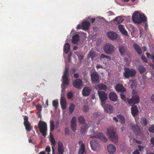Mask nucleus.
Listing matches in <instances>:
<instances>
[{
  "label": "nucleus",
  "instance_id": "49530a36",
  "mask_svg": "<svg viewBox=\"0 0 154 154\" xmlns=\"http://www.w3.org/2000/svg\"><path fill=\"white\" fill-rule=\"evenodd\" d=\"M69 69L66 66L65 68L63 76H67V75L69 73Z\"/></svg>",
  "mask_w": 154,
  "mask_h": 154
},
{
  "label": "nucleus",
  "instance_id": "13d9d810",
  "mask_svg": "<svg viewBox=\"0 0 154 154\" xmlns=\"http://www.w3.org/2000/svg\"><path fill=\"white\" fill-rule=\"evenodd\" d=\"M65 134L66 135H68L69 134V130L67 128H65Z\"/></svg>",
  "mask_w": 154,
  "mask_h": 154
},
{
  "label": "nucleus",
  "instance_id": "e2e57ef3",
  "mask_svg": "<svg viewBox=\"0 0 154 154\" xmlns=\"http://www.w3.org/2000/svg\"><path fill=\"white\" fill-rule=\"evenodd\" d=\"M74 78L78 79V78L79 77V74L78 73H75L74 74Z\"/></svg>",
  "mask_w": 154,
  "mask_h": 154
},
{
  "label": "nucleus",
  "instance_id": "423d86ee",
  "mask_svg": "<svg viewBox=\"0 0 154 154\" xmlns=\"http://www.w3.org/2000/svg\"><path fill=\"white\" fill-rule=\"evenodd\" d=\"M140 97L138 95L133 94L131 98H127V102L130 105L135 104L139 103L140 102Z\"/></svg>",
  "mask_w": 154,
  "mask_h": 154
},
{
  "label": "nucleus",
  "instance_id": "c85d7f7f",
  "mask_svg": "<svg viewBox=\"0 0 154 154\" xmlns=\"http://www.w3.org/2000/svg\"><path fill=\"white\" fill-rule=\"evenodd\" d=\"M95 88L96 89H99V90H105L107 88V87L106 85L102 84H100L97 85L95 87Z\"/></svg>",
  "mask_w": 154,
  "mask_h": 154
},
{
  "label": "nucleus",
  "instance_id": "6e6d98bb",
  "mask_svg": "<svg viewBox=\"0 0 154 154\" xmlns=\"http://www.w3.org/2000/svg\"><path fill=\"white\" fill-rule=\"evenodd\" d=\"M45 151L49 153L51 152V149L50 147L49 146H47L45 149Z\"/></svg>",
  "mask_w": 154,
  "mask_h": 154
},
{
  "label": "nucleus",
  "instance_id": "a18cd8bd",
  "mask_svg": "<svg viewBox=\"0 0 154 154\" xmlns=\"http://www.w3.org/2000/svg\"><path fill=\"white\" fill-rule=\"evenodd\" d=\"M120 32L123 35L127 36H129V35L128 34V32L125 29L121 31Z\"/></svg>",
  "mask_w": 154,
  "mask_h": 154
},
{
  "label": "nucleus",
  "instance_id": "6ab92c4d",
  "mask_svg": "<svg viewBox=\"0 0 154 154\" xmlns=\"http://www.w3.org/2000/svg\"><path fill=\"white\" fill-rule=\"evenodd\" d=\"M91 90V89L88 87H84L82 91V94L83 96L87 97L89 96Z\"/></svg>",
  "mask_w": 154,
  "mask_h": 154
},
{
  "label": "nucleus",
  "instance_id": "338daca9",
  "mask_svg": "<svg viewBox=\"0 0 154 154\" xmlns=\"http://www.w3.org/2000/svg\"><path fill=\"white\" fill-rule=\"evenodd\" d=\"M151 100L153 103H154V93L151 96Z\"/></svg>",
  "mask_w": 154,
  "mask_h": 154
},
{
  "label": "nucleus",
  "instance_id": "e433bc0d",
  "mask_svg": "<svg viewBox=\"0 0 154 154\" xmlns=\"http://www.w3.org/2000/svg\"><path fill=\"white\" fill-rule=\"evenodd\" d=\"M75 106V104L73 103H71L70 104L69 107V113L70 114H72V113L74 110Z\"/></svg>",
  "mask_w": 154,
  "mask_h": 154
},
{
  "label": "nucleus",
  "instance_id": "680f3d73",
  "mask_svg": "<svg viewBox=\"0 0 154 154\" xmlns=\"http://www.w3.org/2000/svg\"><path fill=\"white\" fill-rule=\"evenodd\" d=\"M100 115V112L95 113L94 114V117H98Z\"/></svg>",
  "mask_w": 154,
  "mask_h": 154
},
{
  "label": "nucleus",
  "instance_id": "ddd939ff",
  "mask_svg": "<svg viewBox=\"0 0 154 154\" xmlns=\"http://www.w3.org/2000/svg\"><path fill=\"white\" fill-rule=\"evenodd\" d=\"M82 80L80 79H76L72 82V85L77 88L79 89L82 85Z\"/></svg>",
  "mask_w": 154,
  "mask_h": 154
},
{
  "label": "nucleus",
  "instance_id": "7ed1b4c3",
  "mask_svg": "<svg viewBox=\"0 0 154 154\" xmlns=\"http://www.w3.org/2000/svg\"><path fill=\"white\" fill-rule=\"evenodd\" d=\"M106 134L113 142L117 143L118 142V136L113 128H110L107 129Z\"/></svg>",
  "mask_w": 154,
  "mask_h": 154
},
{
  "label": "nucleus",
  "instance_id": "aec40b11",
  "mask_svg": "<svg viewBox=\"0 0 154 154\" xmlns=\"http://www.w3.org/2000/svg\"><path fill=\"white\" fill-rule=\"evenodd\" d=\"M119 49L121 56H124L126 55L127 51L125 46L123 45H120L119 47Z\"/></svg>",
  "mask_w": 154,
  "mask_h": 154
},
{
  "label": "nucleus",
  "instance_id": "bb28decb",
  "mask_svg": "<svg viewBox=\"0 0 154 154\" xmlns=\"http://www.w3.org/2000/svg\"><path fill=\"white\" fill-rule=\"evenodd\" d=\"M137 69L141 74L144 73L146 71V69L143 66L142 64H140L137 66Z\"/></svg>",
  "mask_w": 154,
  "mask_h": 154
},
{
  "label": "nucleus",
  "instance_id": "a211bd4d",
  "mask_svg": "<svg viewBox=\"0 0 154 154\" xmlns=\"http://www.w3.org/2000/svg\"><path fill=\"white\" fill-rule=\"evenodd\" d=\"M103 107L105 111L106 112L111 113L113 112V108L110 104H105Z\"/></svg>",
  "mask_w": 154,
  "mask_h": 154
},
{
  "label": "nucleus",
  "instance_id": "412c9836",
  "mask_svg": "<svg viewBox=\"0 0 154 154\" xmlns=\"http://www.w3.org/2000/svg\"><path fill=\"white\" fill-rule=\"evenodd\" d=\"M107 149L109 154H113L116 150V148L113 144H110L108 145Z\"/></svg>",
  "mask_w": 154,
  "mask_h": 154
},
{
  "label": "nucleus",
  "instance_id": "b1692460",
  "mask_svg": "<svg viewBox=\"0 0 154 154\" xmlns=\"http://www.w3.org/2000/svg\"><path fill=\"white\" fill-rule=\"evenodd\" d=\"M109 97L110 100L114 101H116L117 100V96L115 92H111L109 94Z\"/></svg>",
  "mask_w": 154,
  "mask_h": 154
},
{
  "label": "nucleus",
  "instance_id": "c756f323",
  "mask_svg": "<svg viewBox=\"0 0 154 154\" xmlns=\"http://www.w3.org/2000/svg\"><path fill=\"white\" fill-rule=\"evenodd\" d=\"M90 26V23L89 21H85L82 24V27L83 29H88Z\"/></svg>",
  "mask_w": 154,
  "mask_h": 154
},
{
  "label": "nucleus",
  "instance_id": "5fc2aeb1",
  "mask_svg": "<svg viewBox=\"0 0 154 154\" xmlns=\"http://www.w3.org/2000/svg\"><path fill=\"white\" fill-rule=\"evenodd\" d=\"M121 98L124 101H127V99H126V97L123 94H121Z\"/></svg>",
  "mask_w": 154,
  "mask_h": 154
},
{
  "label": "nucleus",
  "instance_id": "f03ea898",
  "mask_svg": "<svg viewBox=\"0 0 154 154\" xmlns=\"http://www.w3.org/2000/svg\"><path fill=\"white\" fill-rule=\"evenodd\" d=\"M124 70L123 75L126 79H128L130 77H134L136 75V71L133 68L125 67L124 68Z\"/></svg>",
  "mask_w": 154,
  "mask_h": 154
},
{
  "label": "nucleus",
  "instance_id": "3c124183",
  "mask_svg": "<svg viewBox=\"0 0 154 154\" xmlns=\"http://www.w3.org/2000/svg\"><path fill=\"white\" fill-rule=\"evenodd\" d=\"M149 131L152 133H154V125H152L149 128Z\"/></svg>",
  "mask_w": 154,
  "mask_h": 154
},
{
  "label": "nucleus",
  "instance_id": "69168bd1",
  "mask_svg": "<svg viewBox=\"0 0 154 154\" xmlns=\"http://www.w3.org/2000/svg\"><path fill=\"white\" fill-rule=\"evenodd\" d=\"M131 27L132 29L133 32H134L135 31V29H136V28L134 27V26H131Z\"/></svg>",
  "mask_w": 154,
  "mask_h": 154
},
{
  "label": "nucleus",
  "instance_id": "7c9ffc66",
  "mask_svg": "<svg viewBox=\"0 0 154 154\" xmlns=\"http://www.w3.org/2000/svg\"><path fill=\"white\" fill-rule=\"evenodd\" d=\"M70 49V46L69 44L67 43L64 45L63 50L66 54H67L69 51Z\"/></svg>",
  "mask_w": 154,
  "mask_h": 154
},
{
  "label": "nucleus",
  "instance_id": "79ce46f5",
  "mask_svg": "<svg viewBox=\"0 0 154 154\" xmlns=\"http://www.w3.org/2000/svg\"><path fill=\"white\" fill-rule=\"evenodd\" d=\"M50 142H51V145L53 146H52L54 147V146H55L56 145V141L54 138L52 136V137H51L50 139Z\"/></svg>",
  "mask_w": 154,
  "mask_h": 154
},
{
  "label": "nucleus",
  "instance_id": "37998d69",
  "mask_svg": "<svg viewBox=\"0 0 154 154\" xmlns=\"http://www.w3.org/2000/svg\"><path fill=\"white\" fill-rule=\"evenodd\" d=\"M89 107L88 106L84 105L83 108V110L85 112H86L88 111Z\"/></svg>",
  "mask_w": 154,
  "mask_h": 154
},
{
  "label": "nucleus",
  "instance_id": "4c0bfd02",
  "mask_svg": "<svg viewBox=\"0 0 154 154\" xmlns=\"http://www.w3.org/2000/svg\"><path fill=\"white\" fill-rule=\"evenodd\" d=\"M100 57V60H102L104 58L107 59L108 61H109L111 60V57L105 55L103 54H101Z\"/></svg>",
  "mask_w": 154,
  "mask_h": 154
},
{
  "label": "nucleus",
  "instance_id": "9b49d317",
  "mask_svg": "<svg viewBox=\"0 0 154 154\" xmlns=\"http://www.w3.org/2000/svg\"><path fill=\"white\" fill-rule=\"evenodd\" d=\"M90 144L92 150L94 151H99L100 147V145L98 141L93 140L91 141Z\"/></svg>",
  "mask_w": 154,
  "mask_h": 154
},
{
  "label": "nucleus",
  "instance_id": "a19ab883",
  "mask_svg": "<svg viewBox=\"0 0 154 154\" xmlns=\"http://www.w3.org/2000/svg\"><path fill=\"white\" fill-rule=\"evenodd\" d=\"M61 87H62V93L61 95H63V96H64V95H65V92L66 91V88L67 87V86L64 85L63 84L61 85Z\"/></svg>",
  "mask_w": 154,
  "mask_h": 154
},
{
  "label": "nucleus",
  "instance_id": "4468645a",
  "mask_svg": "<svg viewBox=\"0 0 154 154\" xmlns=\"http://www.w3.org/2000/svg\"><path fill=\"white\" fill-rule=\"evenodd\" d=\"M131 128L136 135H140L141 134V131L139 127L133 124L131 125Z\"/></svg>",
  "mask_w": 154,
  "mask_h": 154
},
{
  "label": "nucleus",
  "instance_id": "c03bdc74",
  "mask_svg": "<svg viewBox=\"0 0 154 154\" xmlns=\"http://www.w3.org/2000/svg\"><path fill=\"white\" fill-rule=\"evenodd\" d=\"M53 106L55 108L57 107V105L58 104V102L56 100H54L52 102Z\"/></svg>",
  "mask_w": 154,
  "mask_h": 154
},
{
  "label": "nucleus",
  "instance_id": "09e8293b",
  "mask_svg": "<svg viewBox=\"0 0 154 154\" xmlns=\"http://www.w3.org/2000/svg\"><path fill=\"white\" fill-rule=\"evenodd\" d=\"M138 147L139 150L141 152H143V149H144V147L141 146L139 145L138 146Z\"/></svg>",
  "mask_w": 154,
  "mask_h": 154
},
{
  "label": "nucleus",
  "instance_id": "9d476101",
  "mask_svg": "<svg viewBox=\"0 0 154 154\" xmlns=\"http://www.w3.org/2000/svg\"><path fill=\"white\" fill-rule=\"evenodd\" d=\"M107 35L109 38L111 40L118 41L119 39V36L116 32L113 31L108 32Z\"/></svg>",
  "mask_w": 154,
  "mask_h": 154
},
{
  "label": "nucleus",
  "instance_id": "8fccbe9b",
  "mask_svg": "<svg viewBox=\"0 0 154 154\" xmlns=\"http://www.w3.org/2000/svg\"><path fill=\"white\" fill-rule=\"evenodd\" d=\"M36 107L37 108V109L39 110L40 111H42V106L41 104H37L36 106Z\"/></svg>",
  "mask_w": 154,
  "mask_h": 154
},
{
  "label": "nucleus",
  "instance_id": "774afa93",
  "mask_svg": "<svg viewBox=\"0 0 154 154\" xmlns=\"http://www.w3.org/2000/svg\"><path fill=\"white\" fill-rule=\"evenodd\" d=\"M78 58L80 60H81L83 59L84 57L82 55H80L79 56Z\"/></svg>",
  "mask_w": 154,
  "mask_h": 154
},
{
  "label": "nucleus",
  "instance_id": "ea45409f",
  "mask_svg": "<svg viewBox=\"0 0 154 154\" xmlns=\"http://www.w3.org/2000/svg\"><path fill=\"white\" fill-rule=\"evenodd\" d=\"M55 126L54 122L53 120H51L50 121V131H52L54 129Z\"/></svg>",
  "mask_w": 154,
  "mask_h": 154
},
{
  "label": "nucleus",
  "instance_id": "4d7b16f0",
  "mask_svg": "<svg viewBox=\"0 0 154 154\" xmlns=\"http://www.w3.org/2000/svg\"><path fill=\"white\" fill-rule=\"evenodd\" d=\"M76 68H73L71 69L70 73L71 74H73L76 71Z\"/></svg>",
  "mask_w": 154,
  "mask_h": 154
},
{
  "label": "nucleus",
  "instance_id": "f257e3e1",
  "mask_svg": "<svg viewBox=\"0 0 154 154\" xmlns=\"http://www.w3.org/2000/svg\"><path fill=\"white\" fill-rule=\"evenodd\" d=\"M133 21L138 24L147 21V17L144 14H141L138 11H135L133 14L132 16Z\"/></svg>",
  "mask_w": 154,
  "mask_h": 154
},
{
  "label": "nucleus",
  "instance_id": "cd10ccee",
  "mask_svg": "<svg viewBox=\"0 0 154 154\" xmlns=\"http://www.w3.org/2000/svg\"><path fill=\"white\" fill-rule=\"evenodd\" d=\"M115 23L119 24L124 21L123 18L122 17H117L114 20Z\"/></svg>",
  "mask_w": 154,
  "mask_h": 154
},
{
  "label": "nucleus",
  "instance_id": "f704fd0d",
  "mask_svg": "<svg viewBox=\"0 0 154 154\" xmlns=\"http://www.w3.org/2000/svg\"><path fill=\"white\" fill-rule=\"evenodd\" d=\"M96 57V54L93 51H91L89 52L88 54L87 58L88 59H89L91 58L92 60H93L94 58Z\"/></svg>",
  "mask_w": 154,
  "mask_h": 154
},
{
  "label": "nucleus",
  "instance_id": "dca6fc26",
  "mask_svg": "<svg viewBox=\"0 0 154 154\" xmlns=\"http://www.w3.org/2000/svg\"><path fill=\"white\" fill-rule=\"evenodd\" d=\"M76 118L75 116H73L71 121V128L73 132H75L76 130Z\"/></svg>",
  "mask_w": 154,
  "mask_h": 154
},
{
  "label": "nucleus",
  "instance_id": "5701e85b",
  "mask_svg": "<svg viewBox=\"0 0 154 154\" xmlns=\"http://www.w3.org/2000/svg\"><path fill=\"white\" fill-rule=\"evenodd\" d=\"M131 113L132 115L135 117L137 116L139 112L137 107L136 106H133L131 108Z\"/></svg>",
  "mask_w": 154,
  "mask_h": 154
},
{
  "label": "nucleus",
  "instance_id": "72a5a7b5",
  "mask_svg": "<svg viewBox=\"0 0 154 154\" xmlns=\"http://www.w3.org/2000/svg\"><path fill=\"white\" fill-rule=\"evenodd\" d=\"M117 117L119 120L120 123L122 124H124L125 122V120L124 117L121 114L118 115Z\"/></svg>",
  "mask_w": 154,
  "mask_h": 154
},
{
  "label": "nucleus",
  "instance_id": "c9c22d12",
  "mask_svg": "<svg viewBox=\"0 0 154 154\" xmlns=\"http://www.w3.org/2000/svg\"><path fill=\"white\" fill-rule=\"evenodd\" d=\"M79 122L80 123L85 125L86 123H85L86 121L85 120L84 117L82 116H80L78 118Z\"/></svg>",
  "mask_w": 154,
  "mask_h": 154
},
{
  "label": "nucleus",
  "instance_id": "20e7f679",
  "mask_svg": "<svg viewBox=\"0 0 154 154\" xmlns=\"http://www.w3.org/2000/svg\"><path fill=\"white\" fill-rule=\"evenodd\" d=\"M103 50L106 53L112 55L114 53L115 47L112 44L108 43L103 46Z\"/></svg>",
  "mask_w": 154,
  "mask_h": 154
},
{
  "label": "nucleus",
  "instance_id": "2f4dec72",
  "mask_svg": "<svg viewBox=\"0 0 154 154\" xmlns=\"http://www.w3.org/2000/svg\"><path fill=\"white\" fill-rule=\"evenodd\" d=\"M88 128V125L87 123L82 125L81 130V132L82 135H83L85 134Z\"/></svg>",
  "mask_w": 154,
  "mask_h": 154
},
{
  "label": "nucleus",
  "instance_id": "473e14b6",
  "mask_svg": "<svg viewBox=\"0 0 154 154\" xmlns=\"http://www.w3.org/2000/svg\"><path fill=\"white\" fill-rule=\"evenodd\" d=\"M63 83L62 84L64 85H68L69 84V79L68 76H62Z\"/></svg>",
  "mask_w": 154,
  "mask_h": 154
},
{
  "label": "nucleus",
  "instance_id": "052dcab7",
  "mask_svg": "<svg viewBox=\"0 0 154 154\" xmlns=\"http://www.w3.org/2000/svg\"><path fill=\"white\" fill-rule=\"evenodd\" d=\"M134 141L139 144H141L142 143L141 141H139L135 139L134 140Z\"/></svg>",
  "mask_w": 154,
  "mask_h": 154
},
{
  "label": "nucleus",
  "instance_id": "bf43d9fd",
  "mask_svg": "<svg viewBox=\"0 0 154 154\" xmlns=\"http://www.w3.org/2000/svg\"><path fill=\"white\" fill-rule=\"evenodd\" d=\"M150 141L152 144V146L154 147V137L151 138L150 140Z\"/></svg>",
  "mask_w": 154,
  "mask_h": 154
},
{
  "label": "nucleus",
  "instance_id": "f3484780",
  "mask_svg": "<svg viewBox=\"0 0 154 154\" xmlns=\"http://www.w3.org/2000/svg\"><path fill=\"white\" fill-rule=\"evenodd\" d=\"M115 88L116 91L118 92H124L126 91V89L121 84H117L116 85Z\"/></svg>",
  "mask_w": 154,
  "mask_h": 154
},
{
  "label": "nucleus",
  "instance_id": "603ef678",
  "mask_svg": "<svg viewBox=\"0 0 154 154\" xmlns=\"http://www.w3.org/2000/svg\"><path fill=\"white\" fill-rule=\"evenodd\" d=\"M118 28L120 32L122 31L125 28L124 27V26L122 25H120L118 26Z\"/></svg>",
  "mask_w": 154,
  "mask_h": 154
},
{
  "label": "nucleus",
  "instance_id": "2eb2a0df",
  "mask_svg": "<svg viewBox=\"0 0 154 154\" xmlns=\"http://www.w3.org/2000/svg\"><path fill=\"white\" fill-rule=\"evenodd\" d=\"M79 144H80L79 147V154H86L85 145L82 140H80L79 142Z\"/></svg>",
  "mask_w": 154,
  "mask_h": 154
},
{
  "label": "nucleus",
  "instance_id": "864d4df0",
  "mask_svg": "<svg viewBox=\"0 0 154 154\" xmlns=\"http://www.w3.org/2000/svg\"><path fill=\"white\" fill-rule=\"evenodd\" d=\"M141 59L144 62H147V60L146 58L144 55H142L141 56Z\"/></svg>",
  "mask_w": 154,
  "mask_h": 154
},
{
  "label": "nucleus",
  "instance_id": "a878e982",
  "mask_svg": "<svg viewBox=\"0 0 154 154\" xmlns=\"http://www.w3.org/2000/svg\"><path fill=\"white\" fill-rule=\"evenodd\" d=\"M133 46L138 54H142L141 48L136 43H134L133 45Z\"/></svg>",
  "mask_w": 154,
  "mask_h": 154
},
{
  "label": "nucleus",
  "instance_id": "0e129e2a",
  "mask_svg": "<svg viewBox=\"0 0 154 154\" xmlns=\"http://www.w3.org/2000/svg\"><path fill=\"white\" fill-rule=\"evenodd\" d=\"M133 154H140L139 152V150L136 149L133 153Z\"/></svg>",
  "mask_w": 154,
  "mask_h": 154
},
{
  "label": "nucleus",
  "instance_id": "0eeeda50",
  "mask_svg": "<svg viewBox=\"0 0 154 154\" xmlns=\"http://www.w3.org/2000/svg\"><path fill=\"white\" fill-rule=\"evenodd\" d=\"M91 132H93V135L90 136V138H98L105 142H106L107 141V138L103 133H100L97 134V132L94 131L93 130L91 131Z\"/></svg>",
  "mask_w": 154,
  "mask_h": 154
},
{
  "label": "nucleus",
  "instance_id": "4be33fe9",
  "mask_svg": "<svg viewBox=\"0 0 154 154\" xmlns=\"http://www.w3.org/2000/svg\"><path fill=\"white\" fill-rule=\"evenodd\" d=\"M66 101L64 96L63 95H61L60 99V104L62 109H66Z\"/></svg>",
  "mask_w": 154,
  "mask_h": 154
},
{
  "label": "nucleus",
  "instance_id": "de8ad7c7",
  "mask_svg": "<svg viewBox=\"0 0 154 154\" xmlns=\"http://www.w3.org/2000/svg\"><path fill=\"white\" fill-rule=\"evenodd\" d=\"M73 95L72 92H69L67 94V97L68 99H71L72 97H73Z\"/></svg>",
  "mask_w": 154,
  "mask_h": 154
},
{
  "label": "nucleus",
  "instance_id": "393cba45",
  "mask_svg": "<svg viewBox=\"0 0 154 154\" xmlns=\"http://www.w3.org/2000/svg\"><path fill=\"white\" fill-rule=\"evenodd\" d=\"M79 40V35L78 34H76L73 36L72 38V42L73 44H75L78 43Z\"/></svg>",
  "mask_w": 154,
  "mask_h": 154
},
{
  "label": "nucleus",
  "instance_id": "58836bf2",
  "mask_svg": "<svg viewBox=\"0 0 154 154\" xmlns=\"http://www.w3.org/2000/svg\"><path fill=\"white\" fill-rule=\"evenodd\" d=\"M141 122L142 126L143 127L146 126L147 125V122L146 119L144 117H143L141 118Z\"/></svg>",
  "mask_w": 154,
  "mask_h": 154
},
{
  "label": "nucleus",
  "instance_id": "1a4fd4ad",
  "mask_svg": "<svg viewBox=\"0 0 154 154\" xmlns=\"http://www.w3.org/2000/svg\"><path fill=\"white\" fill-rule=\"evenodd\" d=\"M91 83L93 84H98L100 82V76L96 71L93 72L91 75Z\"/></svg>",
  "mask_w": 154,
  "mask_h": 154
},
{
  "label": "nucleus",
  "instance_id": "39448f33",
  "mask_svg": "<svg viewBox=\"0 0 154 154\" xmlns=\"http://www.w3.org/2000/svg\"><path fill=\"white\" fill-rule=\"evenodd\" d=\"M39 131L43 136L45 137L46 135V131L47 130V123L46 122L40 120L38 124Z\"/></svg>",
  "mask_w": 154,
  "mask_h": 154
},
{
  "label": "nucleus",
  "instance_id": "f8f14e48",
  "mask_svg": "<svg viewBox=\"0 0 154 154\" xmlns=\"http://www.w3.org/2000/svg\"><path fill=\"white\" fill-rule=\"evenodd\" d=\"M24 125L26 131L30 132L31 131L32 127L28 121V117L27 116H24Z\"/></svg>",
  "mask_w": 154,
  "mask_h": 154
},
{
  "label": "nucleus",
  "instance_id": "6e6552de",
  "mask_svg": "<svg viewBox=\"0 0 154 154\" xmlns=\"http://www.w3.org/2000/svg\"><path fill=\"white\" fill-rule=\"evenodd\" d=\"M98 94L101 100V104L102 106H103V105L105 103V101L107 98V94L105 92L101 91H98Z\"/></svg>",
  "mask_w": 154,
  "mask_h": 154
}]
</instances>
